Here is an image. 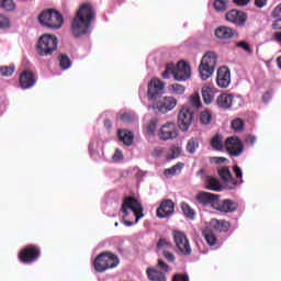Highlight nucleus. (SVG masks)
<instances>
[{"instance_id": "1", "label": "nucleus", "mask_w": 281, "mask_h": 281, "mask_svg": "<svg viewBox=\"0 0 281 281\" xmlns=\"http://www.w3.org/2000/svg\"><path fill=\"white\" fill-rule=\"evenodd\" d=\"M95 21V9L91 3H82L77 10L70 26L75 38L89 34L92 23Z\"/></svg>"}, {"instance_id": "2", "label": "nucleus", "mask_w": 281, "mask_h": 281, "mask_svg": "<svg viewBox=\"0 0 281 281\" xmlns=\"http://www.w3.org/2000/svg\"><path fill=\"white\" fill-rule=\"evenodd\" d=\"M166 86L159 79H151L147 86L148 100H157L154 109L159 113H170L177 106V99L175 97H161Z\"/></svg>"}, {"instance_id": "3", "label": "nucleus", "mask_w": 281, "mask_h": 281, "mask_svg": "<svg viewBox=\"0 0 281 281\" xmlns=\"http://www.w3.org/2000/svg\"><path fill=\"white\" fill-rule=\"evenodd\" d=\"M195 201L203 206L211 205L213 210L224 214H229L238 210V203L229 199L221 200V195L211 192L202 191L198 193L195 195Z\"/></svg>"}, {"instance_id": "4", "label": "nucleus", "mask_w": 281, "mask_h": 281, "mask_svg": "<svg viewBox=\"0 0 281 281\" xmlns=\"http://www.w3.org/2000/svg\"><path fill=\"white\" fill-rule=\"evenodd\" d=\"M128 210H131L132 216L136 218L135 223H138L139 218H144V206H142V202L134 196L124 198L121 206V212L123 213V223L126 227H132V225L135 223L128 220L131 214Z\"/></svg>"}, {"instance_id": "5", "label": "nucleus", "mask_w": 281, "mask_h": 281, "mask_svg": "<svg viewBox=\"0 0 281 281\" xmlns=\"http://www.w3.org/2000/svg\"><path fill=\"white\" fill-rule=\"evenodd\" d=\"M38 22L44 27H48L49 30H60L63 27V23L65 20L63 19V14L56 11L55 9H47L40 13Z\"/></svg>"}, {"instance_id": "6", "label": "nucleus", "mask_w": 281, "mask_h": 281, "mask_svg": "<svg viewBox=\"0 0 281 281\" xmlns=\"http://www.w3.org/2000/svg\"><path fill=\"white\" fill-rule=\"evenodd\" d=\"M93 265L98 273H104L109 269H115L120 265V258L113 252H102L97 256Z\"/></svg>"}, {"instance_id": "7", "label": "nucleus", "mask_w": 281, "mask_h": 281, "mask_svg": "<svg viewBox=\"0 0 281 281\" xmlns=\"http://www.w3.org/2000/svg\"><path fill=\"white\" fill-rule=\"evenodd\" d=\"M216 63H218V57L214 52H207L203 57L199 66V72L203 80L212 78L214 75V69H216Z\"/></svg>"}, {"instance_id": "8", "label": "nucleus", "mask_w": 281, "mask_h": 281, "mask_svg": "<svg viewBox=\"0 0 281 281\" xmlns=\"http://www.w3.org/2000/svg\"><path fill=\"white\" fill-rule=\"evenodd\" d=\"M58 49V37L52 34H44L40 37L37 44V54L40 56H52Z\"/></svg>"}, {"instance_id": "9", "label": "nucleus", "mask_w": 281, "mask_h": 281, "mask_svg": "<svg viewBox=\"0 0 281 281\" xmlns=\"http://www.w3.org/2000/svg\"><path fill=\"white\" fill-rule=\"evenodd\" d=\"M18 258L22 265H32L41 258V247L30 244L20 250Z\"/></svg>"}, {"instance_id": "10", "label": "nucleus", "mask_w": 281, "mask_h": 281, "mask_svg": "<svg viewBox=\"0 0 281 281\" xmlns=\"http://www.w3.org/2000/svg\"><path fill=\"white\" fill-rule=\"evenodd\" d=\"M170 271V266L159 259L155 268H147L146 274L149 281H168L166 273Z\"/></svg>"}, {"instance_id": "11", "label": "nucleus", "mask_w": 281, "mask_h": 281, "mask_svg": "<svg viewBox=\"0 0 281 281\" xmlns=\"http://www.w3.org/2000/svg\"><path fill=\"white\" fill-rule=\"evenodd\" d=\"M173 243L182 256H190L192 254V247L190 246V239H188V236L186 233L181 231H173Z\"/></svg>"}, {"instance_id": "12", "label": "nucleus", "mask_w": 281, "mask_h": 281, "mask_svg": "<svg viewBox=\"0 0 281 281\" xmlns=\"http://www.w3.org/2000/svg\"><path fill=\"white\" fill-rule=\"evenodd\" d=\"M225 149L231 157H240L243 151L245 150V145H243V140L238 136H231L225 140Z\"/></svg>"}, {"instance_id": "13", "label": "nucleus", "mask_w": 281, "mask_h": 281, "mask_svg": "<svg viewBox=\"0 0 281 281\" xmlns=\"http://www.w3.org/2000/svg\"><path fill=\"white\" fill-rule=\"evenodd\" d=\"M193 120H194V114L190 112V109L182 108L178 114V126L180 131H183V132L189 131L190 126H192Z\"/></svg>"}, {"instance_id": "14", "label": "nucleus", "mask_w": 281, "mask_h": 281, "mask_svg": "<svg viewBox=\"0 0 281 281\" xmlns=\"http://www.w3.org/2000/svg\"><path fill=\"white\" fill-rule=\"evenodd\" d=\"M225 19L237 27H244L245 23H247V13L233 9L225 14Z\"/></svg>"}, {"instance_id": "15", "label": "nucleus", "mask_w": 281, "mask_h": 281, "mask_svg": "<svg viewBox=\"0 0 281 281\" xmlns=\"http://www.w3.org/2000/svg\"><path fill=\"white\" fill-rule=\"evenodd\" d=\"M232 83V71L227 66L217 69L216 85L221 89H227Z\"/></svg>"}, {"instance_id": "16", "label": "nucleus", "mask_w": 281, "mask_h": 281, "mask_svg": "<svg viewBox=\"0 0 281 281\" xmlns=\"http://www.w3.org/2000/svg\"><path fill=\"white\" fill-rule=\"evenodd\" d=\"M158 218H168L175 214V202L170 199L162 200L156 212Z\"/></svg>"}, {"instance_id": "17", "label": "nucleus", "mask_w": 281, "mask_h": 281, "mask_svg": "<svg viewBox=\"0 0 281 281\" xmlns=\"http://www.w3.org/2000/svg\"><path fill=\"white\" fill-rule=\"evenodd\" d=\"M191 74L192 71L190 69V65L183 60H180L177 65V68L173 69L175 80H188Z\"/></svg>"}, {"instance_id": "18", "label": "nucleus", "mask_w": 281, "mask_h": 281, "mask_svg": "<svg viewBox=\"0 0 281 281\" xmlns=\"http://www.w3.org/2000/svg\"><path fill=\"white\" fill-rule=\"evenodd\" d=\"M179 134L177 133V125L175 123H166L161 126L159 137L164 142L168 139H176Z\"/></svg>"}, {"instance_id": "19", "label": "nucleus", "mask_w": 281, "mask_h": 281, "mask_svg": "<svg viewBox=\"0 0 281 281\" xmlns=\"http://www.w3.org/2000/svg\"><path fill=\"white\" fill-rule=\"evenodd\" d=\"M36 85V77L34 72L30 70H24L20 75V86L22 89H32V86Z\"/></svg>"}, {"instance_id": "20", "label": "nucleus", "mask_w": 281, "mask_h": 281, "mask_svg": "<svg viewBox=\"0 0 281 281\" xmlns=\"http://www.w3.org/2000/svg\"><path fill=\"white\" fill-rule=\"evenodd\" d=\"M235 34H236V30L229 26H218L215 30L216 38H220L221 41H228V38H234Z\"/></svg>"}, {"instance_id": "21", "label": "nucleus", "mask_w": 281, "mask_h": 281, "mask_svg": "<svg viewBox=\"0 0 281 281\" xmlns=\"http://www.w3.org/2000/svg\"><path fill=\"white\" fill-rule=\"evenodd\" d=\"M217 172L220 175V179H222L224 183H231V186H233L234 188L238 186V181L235 180L234 176H232V171L228 167H222L217 170Z\"/></svg>"}, {"instance_id": "22", "label": "nucleus", "mask_w": 281, "mask_h": 281, "mask_svg": "<svg viewBox=\"0 0 281 281\" xmlns=\"http://www.w3.org/2000/svg\"><path fill=\"white\" fill-rule=\"evenodd\" d=\"M216 104L220 109H232L234 104V95L229 93H222L217 97Z\"/></svg>"}, {"instance_id": "23", "label": "nucleus", "mask_w": 281, "mask_h": 281, "mask_svg": "<svg viewBox=\"0 0 281 281\" xmlns=\"http://www.w3.org/2000/svg\"><path fill=\"white\" fill-rule=\"evenodd\" d=\"M204 181L206 183V190H211L212 192H221L223 190L221 181L212 176L204 177Z\"/></svg>"}, {"instance_id": "24", "label": "nucleus", "mask_w": 281, "mask_h": 281, "mask_svg": "<svg viewBox=\"0 0 281 281\" xmlns=\"http://www.w3.org/2000/svg\"><path fill=\"white\" fill-rule=\"evenodd\" d=\"M210 225L212 229H215V232H229V227H231L229 222L225 220H217V218H212L210 221Z\"/></svg>"}, {"instance_id": "25", "label": "nucleus", "mask_w": 281, "mask_h": 281, "mask_svg": "<svg viewBox=\"0 0 281 281\" xmlns=\"http://www.w3.org/2000/svg\"><path fill=\"white\" fill-rule=\"evenodd\" d=\"M117 137L125 146H131V144H133V139H135L133 132L126 130H119Z\"/></svg>"}, {"instance_id": "26", "label": "nucleus", "mask_w": 281, "mask_h": 281, "mask_svg": "<svg viewBox=\"0 0 281 281\" xmlns=\"http://www.w3.org/2000/svg\"><path fill=\"white\" fill-rule=\"evenodd\" d=\"M202 234L204 239L206 240V244L210 245V247L218 245V237H216V234H214L212 229H204Z\"/></svg>"}, {"instance_id": "27", "label": "nucleus", "mask_w": 281, "mask_h": 281, "mask_svg": "<svg viewBox=\"0 0 281 281\" xmlns=\"http://www.w3.org/2000/svg\"><path fill=\"white\" fill-rule=\"evenodd\" d=\"M186 164L183 162H178L171 168L165 169L164 175L165 177H175L176 175H181V170H183V167Z\"/></svg>"}, {"instance_id": "28", "label": "nucleus", "mask_w": 281, "mask_h": 281, "mask_svg": "<svg viewBox=\"0 0 281 281\" xmlns=\"http://www.w3.org/2000/svg\"><path fill=\"white\" fill-rule=\"evenodd\" d=\"M180 207L187 218H190V221H194V218H196V212H194V209H192L190 204L182 202Z\"/></svg>"}, {"instance_id": "29", "label": "nucleus", "mask_w": 281, "mask_h": 281, "mask_svg": "<svg viewBox=\"0 0 281 281\" xmlns=\"http://www.w3.org/2000/svg\"><path fill=\"white\" fill-rule=\"evenodd\" d=\"M202 98L204 104H210L211 102H214V90H212V88L207 86L202 87Z\"/></svg>"}, {"instance_id": "30", "label": "nucleus", "mask_w": 281, "mask_h": 281, "mask_svg": "<svg viewBox=\"0 0 281 281\" xmlns=\"http://www.w3.org/2000/svg\"><path fill=\"white\" fill-rule=\"evenodd\" d=\"M211 148L213 150H223V136L221 134H215L211 138Z\"/></svg>"}, {"instance_id": "31", "label": "nucleus", "mask_w": 281, "mask_h": 281, "mask_svg": "<svg viewBox=\"0 0 281 281\" xmlns=\"http://www.w3.org/2000/svg\"><path fill=\"white\" fill-rule=\"evenodd\" d=\"M199 149V138L192 137L187 143V151L190 153V155H194L196 150Z\"/></svg>"}, {"instance_id": "32", "label": "nucleus", "mask_w": 281, "mask_h": 281, "mask_svg": "<svg viewBox=\"0 0 281 281\" xmlns=\"http://www.w3.org/2000/svg\"><path fill=\"white\" fill-rule=\"evenodd\" d=\"M15 67L14 65H10V66H1L0 67V75L3 78H10V76H12V74H14Z\"/></svg>"}, {"instance_id": "33", "label": "nucleus", "mask_w": 281, "mask_h": 281, "mask_svg": "<svg viewBox=\"0 0 281 281\" xmlns=\"http://www.w3.org/2000/svg\"><path fill=\"white\" fill-rule=\"evenodd\" d=\"M227 3H229V0H215L213 5L216 12H225L227 10Z\"/></svg>"}, {"instance_id": "34", "label": "nucleus", "mask_w": 281, "mask_h": 281, "mask_svg": "<svg viewBox=\"0 0 281 281\" xmlns=\"http://www.w3.org/2000/svg\"><path fill=\"white\" fill-rule=\"evenodd\" d=\"M156 247L157 249H172V243L168 238H159Z\"/></svg>"}, {"instance_id": "35", "label": "nucleus", "mask_w": 281, "mask_h": 281, "mask_svg": "<svg viewBox=\"0 0 281 281\" xmlns=\"http://www.w3.org/2000/svg\"><path fill=\"white\" fill-rule=\"evenodd\" d=\"M170 154L167 156V159H177V157H180L181 155V147H179L178 145H172L170 147Z\"/></svg>"}, {"instance_id": "36", "label": "nucleus", "mask_w": 281, "mask_h": 281, "mask_svg": "<svg viewBox=\"0 0 281 281\" xmlns=\"http://www.w3.org/2000/svg\"><path fill=\"white\" fill-rule=\"evenodd\" d=\"M59 67L61 69H69L71 67V59L67 55H61L59 58Z\"/></svg>"}, {"instance_id": "37", "label": "nucleus", "mask_w": 281, "mask_h": 281, "mask_svg": "<svg viewBox=\"0 0 281 281\" xmlns=\"http://www.w3.org/2000/svg\"><path fill=\"white\" fill-rule=\"evenodd\" d=\"M189 102L191 106H194L195 109H201L203 106L199 93H194L193 95H191Z\"/></svg>"}, {"instance_id": "38", "label": "nucleus", "mask_w": 281, "mask_h": 281, "mask_svg": "<svg viewBox=\"0 0 281 281\" xmlns=\"http://www.w3.org/2000/svg\"><path fill=\"white\" fill-rule=\"evenodd\" d=\"M233 131H243L245 128V121L243 119H235L231 123Z\"/></svg>"}, {"instance_id": "39", "label": "nucleus", "mask_w": 281, "mask_h": 281, "mask_svg": "<svg viewBox=\"0 0 281 281\" xmlns=\"http://www.w3.org/2000/svg\"><path fill=\"white\" fill-rule=\"evenodd\" d=\"M200 121L202 124H211L212 122V113L210 111H203L200 114Z\"/></svg>"}, {"instance_id": "40", "label": "nucleus", "mask_w": 281, "mask_h": 281, "mask_svg": "<svg viewBox=\"0 0 281 281\" xmlns=\"http://www.w3.org/2000/svg\"><path fill=\"white\" fill-rule=\"evenodd\" d=\"M147 134L155 135V131H157V119H151L147 125Z\"/></svg>"}, {"instance_id": "41", "label": "nucleus", "mask_w": 281, "mask_h": 281, "mask_svg": "<svg viewBox=\"0 0 281 281\" xmlns=\"http://www.w3.org/2000/svg\"><path fill=\"white\" fill-rule=\"evenodd\" d=\"M171 90L176 93V95H183V93H186V87L179 83L171 85Z\"/></svg>"}, {"instance_id": "42", "label": "nucleus", "mask_w": 281, "mask_h": 281, "mask_svg": "<svg viewBox=\"0 0 281 281\" xmlns=\"http://www.w3.org/2000/svg\"><path fill=\"white\" fill-rule=\"evenodd\" d=\"M0 8L4 10L12 11L14 10V1L12 0H0Z\"/></svg>"}, {"instance_id": "43", "label": "nucleus", "mask_w": 281, "mask_h": 281, "mask_svg": "<svg viewBox=\"0 0 281 281\" xmlns=\"http://www.w3.org/2000/svg\"><path fill=\"white\" fill-rule=\"evenodd\" d=\"M10 27V18L0 13V30H5Z\"/></svg>"}, {"instance_id": "44", "label": "nucleus", "mask_w": 281, "mask_h": 281, "mask_svg": "<svg viewBox=\"0 0 281 281\" xmlns=\"http://www.w3.org/2000/svg\"><path fill=\"white\" fill-rule=\"evenodd\" d=\"M172 281H190L188 273H176L172 277Z\"/></svg>"}, {"instance_id": "45", "label": "nucleus", "mask_w": 281, "mask_h": 281, "mask_svg": "<svg viewBox=\"0 0 281 281\" xmlns=\"http://www.w3.org/2000/svg\"><path fill=\"white\" fill-rule=\"evenodd\" d=\"M162 256H164V258H166L167 262H175V260H177V258L175 257V254H172L168 250H165L162 252Z\"/></svg>"}, {"instance_id": "46", "label": "nucleus", "mask_w": 281, "mask_h": 281, "mask_svg": "<svg viewBox=\"0 0 281 281\" xmlns=\"http://www.w3.org/2000/svg\"><path fill=\"white\" fill-rule=\"evenodd\" d=\"M237 47H240L241 49H244L245 52H248L249 54H251V46H249L247 44V42L241 41L237 43Z\"/></svg>"}, {"instance_id": "47", "label": "nucleus", "mask_w": 281, "mask_h": 281, "mask_svg": "<svg viewBox=\"0 0 281 281\" xmlns=\"http://www.w3.org/2000/svg\"><path fill=\"white\" fill-rule=\"evenodd\" d=\"M112 159H113L114 161H122V159H124V154H122V150L116 149V150L114 151V155H113Z\"/></svg>"}, {"instance_id": "48", "label": "nucleus", "mask_w": 281, "mask_h": 281, "mask_svg": "<svg viewBox=\"0 0 281 281\" xmlns=\"http://www.w3.org/2000/svg\"><path fill=\"white\" fill-rule=\"evenodd\" d=\"M233 172H234L235 177H237V179H243V169H240L238 167V165H235L233 167Z\"/></svg>"}, {"instance_id": "49", "label": "nucleus", "mask_w": 281, "mask_h": 281, "mask_svg": "<svg viewBox=\"0 0 281 281\" xmlns=\"http://www.w3.org/2000/svg\"><path fill=\"white\" fill-rule=\"evenodd\" d=\"M256 136L247 135L245 142L246 144H249V146H254V144H256Z\"/></svg>"}, {"instance_id": "50", "label": "nucleus", "mask_w": 281, "mask_h": 281, "mask_svg": "<svg viewBox=\"0 0 281 281\" xmlns=\"http://www.w3.org/2000/svg\"><path fill=\"white\" fill-rule=\"evenodd\" d=\"M154 157H161L164 155V149L161 147H157L153 151Z\"/></svg>"}, {"instance_id": "51", "label": "nucleus", "mask_w": 281, "mask_h": 281, "mask_svg": "<svg viewBox=\"0 0 281 281\" xmlns=\"http://www.w3.org/2000/svg\"><path fill=\"white\" fill-rule=\"evenodd\" d=\"M255 5L257 8H265V5H267V0H255Z\"/></svg>"}, {"instance_id": "52", "label": "nucleus", "mask_w": 281, "mask_h": 281, "mask_svg": "<svg viewBox=\"0 0 281 281\" xmlns=\"http://www.w3.org/2000/svg\"><path fill=\"white\" fill-rule=\"evenodd\" d=\"M173 69L170 67H167L166 70L162 72V78H169L170 74H173Z\"/></svg>"}, {"instance_id": "53", "label": "nucleus", "mask_w": 281, "mask_h": 281, "mask_svg": "<svg viewBox=\"0 0 281 281\" xmlns=\"http://www.w3.org/2000/svg\"><path fill=\"white\" fill-rule=\"evenodd\" d=\"M214 164H225L227 161V158L225 157H213Z\"/></svg>"}, {"instance_id": "54", "label": "nucleus", "mask_w": 281, "mask_h": 281, "mask_svg": "<svg viewBox=\"0 0 281 281\" xmlns=\"http://www.w3.org/2000/svg\"><path fill=\"white\" fill-rule=\"evenodd\" d=\"M272 30H281V19H278L272 23Z\"/></svg>"}, {"instance_id": "55", "label": "nucleus", "mask_w": 281, "mask_h": 281, "mask_svg": "<svg viewBox=\"0 0 281 281\" xmlns=\"http://www.w3.org/2000/svg\"><path fill=\"white\" fill-rule=\"evenodd\" d=\"M121 120H122V122H131V114H128V113H123V114L121 115Z\"/></svg>"}, {"instance_id": "56", "label": "nucleus", "mask_w": 281, "mask_h": 281, "mask_svg": "<svg viewBox=\"0 0 281 281\" xmlns=\"http://www.w3.org/2000/svg\"><path fill=\"white\" fill-rule=\"evenodd\" d=\"M249 1L250 0H234V3H236V5H247Z\"/></svg>"}, {"instance_id": "57", "label": "nucleus", "mask_w": 281, "mask_h": 281, "mask_svg": "<svg viewBox=\"0 0 281 281\" xmlns=\"http://www.w3.org/2000/svg\"><path fill=\"white\" fill-rule=\"evenodd\" d=\"M273 38L277 41V43H281V32H274Z\"/></svg>"}, {"instance_id": "58", "label": "nucleus", "mask_w": 281, "mask_h": 281, "mask_svg": "<svg viewBox=\"0 0 281 281\" xmlns=\"http://www.w3.org/2000/svg\"><path fill=\"white\" fill-rule=\"evenodd\" d=\"M103 124H104L105 128L111 130V126H112L111 120H109V119L104 120Z\"/></svg>"}, {"instance_id": "59", "label": "nucleus", "mask_w": 281, "mask_h": 281, "mask_svg": "<svg viewBox=\"0 0 281 281\" xmlns=\"http://www.w3.org/2000/svg\"><path fill=\"white\" fill-rule=\"evenodd\" d=\"M276 16H281V3L274 9Z\"/></svg>"}, {"instance_id": "60", "label": "nucleus", "mask_w": 281, "mask_h": 281, "mask_svg": "<svg viewBox=\"0 0 281 281\" xmlns=\"http://www.w3.org/2000/svg\"><path fill=\"white\" fill-rule=\"evenodd\" d=\"M277 65H278L279 69H281V56H279L277 58Z\"/></svg>"}, {"instance_id": "61", "label": "nucleus", "mask_w": 281, "mask_h": 281, "mask_svg": "<svg viewBox=\"0 0 281 281\" xmlns=\"http://www.w3.org/2000/svg\"><path fill=\"white\" fill-rule=\"evenodd\" d=\"M114 225H115V227H119V226H120V223L115 222Z\"/></svg>"}]
</instances>
